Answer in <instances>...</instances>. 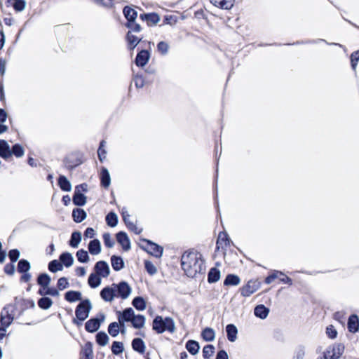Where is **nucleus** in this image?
Instances as JSON below:
<instances>
[{"instance_id":"36","label":"nucleus","mask_w":359,"mask_h":359,"mask_svg":"<svg viewBox=\"0 0 359 359\" xmlns=\"http://www.w3.org/2000/svg\"><path fill=\"white\" fill-rule=\"evenodd\" d=\"M73 203L78 206L84 205L86 203V197L81 193L74 191Z\"/></svg>"},{"instance_id":"62","label":"nucleus","mask_w":359,"mask_h":359,"mask_svg":"<svg viewBox=\"0 0 359 359\" xmlns=\"http://www.w3.org/2000/svg\"><path fill=\"white\" fill-rule=\"evenodd\" d=\"M177 22V17L175 15H165L163 18V24L165 25H173Z\"/></svg>"},{"instance_id":"1","label":"nucleus","mask_w":359,"mask_h":359,"mask_svg":"<svg viewBox=\"0 0 359 359\" xmlns=\"http://www.w3.org/2000/svg\"><path fill=\"white\" fill-rule=\"evenodd\" d=\"M181 266L185 274L190 278H196L205 273V260L203 255L194 250L185 251L181 257Z\"/></svg>"},{"instance_id":"20","label":"nucleus","mask_w":359,"mask_h":359,"mask_svg":"<svg viewBox=\"0 0 359 359\" xmlns=\"http://www.w3.org/2000/svg\"><path fill=\"white\" fill-rule=\"evenodd\" d=\"M185 347L191 355H196L200 349L199 343L195 340L189 339L187 341Z\"/></svg>"},{"instance_id":"57","label":"nucleus","mask_w":359,"mask_h":359,"mask_svg":"<svg viewBox=\"0 0 359 359\" xmlns=\"http://www.w3.org/2000/svg\"><path fill=\"white\" fill-rule=\"evenodd\" d=\"M25 6L26 3L24 0H18L13 4L14 9L18 12L22 11L25 9Z\"/></svg>"},{"instance_id":"28","label":"nucleus","mask_w":359,"mask_h":359,"mask_svg":"<svg viewBox=\"0 0 359 359\" xmlns=\"http://www.w3.org/2000/svg\"><path fill=\"white\" fill-rule=\"evenodd\" d=\"M100 180L101 184L104 187H109L111 183L110 175L108 170L105 168H102L101 170Z\"/></svg>"},{"instance_id":"35","label":"nucleus","mask_w":359,"mask_h":359,"mask_svg":"<svg viewBox=\"0 0 359 359\" xmlns=\"http://www.w3.org/2000/svg\"><path fill=\"white\" fill-rule=\"evenodd\" d=\"M88 283L92 288H96L101 283V276L96 273H91L88 277Z\"/></svg>"},{"instance_id":"46","label":"nucleus","mask_w":359,"mask_h":359,"mask_svg":"<svg viewBox=\"0 0 359 359\" xmlns=\"http://www.w3.org/2000/svg\"><path fill=\"white\" fill-rule=\"evenodd\" d=\"M53 304V301L48 297H42L39 299L38 305L42 309H48Z\"/></svg>"},{"instance_id":"53","label":"nucleus","mask_w":359,"mask_h":359,"mask_svg":"<svg viewBox=\"0 0 359 359\" xmlns=\"http://www.w3.org/2000/svg\"><path fill=\"white\" fill-rule=\"evenodd\" d=\"M123 351V346L121 342L114 341L111 346V351L114 354L118 355Z\"/></svg>"},{"instance_id":"32","label":"nucleus","mask_w":359,"mask_h":359,"mask_svg":"<svg viewBox=\"0 0 359 359\" xmlns=\"http://www.w3.org/2000/svg\"><path fill=\"white\" fill-rule=\"evenodd\" d=\"M58 184L62 191H70L72 190V184L70 182L64 175H60L59 177Z\"/></svg>"},{"instance_id":"33","label":"nucleus","mask_w":359,"mask_h":359,"mask_svg":"<svg viewBox=\"0 0 359 359\" xmlns=\"http://www.w3.org/2000/svg\"><path fill=\"white\" fill-rule=\"evenodd\" d=\"M65 298L67 302H74L81 299V293L78 291H68L66 292Z\"/></svg>"},{"instance_id":"3","label":"nucleus","mask_w":359,"mask_h":359,"mask_svg":"<svg viewBox=\"0 0 359 359\" xmlns=\"http://www.w3.org/2000/svg\"><path fill=\"white\" fill-rule=\"evenodd\" d=\"M123 14L128 20L126 23V26L130 29L126 34L128 47L130 50H133L135 48V35L133 34L135 27V10L129 6H126L123 8Z\"/></svg>"},{"instance_id":"24","label":"nucleus","mask_w":359,"mask_h":359,"mask_svg":"<svg viewBox=\"0 0 359 359\" xmlns=\"http://www.w3.org/2000/svg\"><path fill=\"white\" fill-rule=\"evenodd\" d=\"M220 271L215 268L212 267L210 269L208 273V281L209 283H214L217 282L220 278Z\"/></svg>"},{"instance_id":"10","label":"nucleus","mask_w":359,"mask_h":359,"mask_svg":"<svg viewBox=\"0 0 359 359\" xmlns=\"http://www.w3.org/2000/svg\"><path fill=\"white\" fill-rule=\"evenodd\" d=\"M130 323L133 327H135V313L133 309H126L122 313L118 316V323L121 326L124 327V323Z\"/></svg>"},{"instance_id":"54","label":"nucleus","mask_w":359,"mask_h":359,"mask_svg":"<svg viewBox=\"0 0 359 359\" xmlns=\"http://www.w3.org/2000/svg\"><path fill=\"white\" fill-rule=\"evenodd\" d=\"M103 241L106 247L112 248L114 245V241L109 233L103 234Z\"/></svg>"},{"instance_id":"55","label":"nucleus","mask_w":359,"mask_h":359,"mask_svg":"<svg viewBox=\"0 0 359 359\" xmlns=\"http://www.w3.org/2000/svg\"><path fill=\"white\" fill-rule=\"evenodd\" d=\"M326 334L327 337L332 339H334L337 337V331L332 325H330L327 327Z\"/></svg>"},{"instance_id":"9","label":"nucleus","mask_w":359,"mask_h":359,"mask_svg":"<svg viewBox=\"0 0 359 359\" xmlns=\"http://www.w3.org/2000/svg\"><path fill=\"white\" fill-rule=\"evenodd\" d=\"M260 282L257 280H250L241 289V294L243 297H250L260 287Z\"/></svg>"},{"instance_id":"2","label":"nucleus","mask_w":359,"mask_h":359,"mask_svg":"<svg viewBox=\"0 0 359 359\" xmlns=\"http://www.w3.org/2000/svg\"><path fill=\"white\" fill-rule=\"evenodd\" d=\"M152 329L158 334L165 331L173 333L175 331L174 320L171 317L163 318L161 316H156L153 320Z\"/></svg>"},{"instance_id":"37","label":"nucleus","mask_w":359,"mask_h":359,"mask_svg":"<svg viewBox=\"0 0 359 359\" xmlns=\"http://www.w3.org/2000/svg\"><path fill=\"white\" fill-rule=\"evenodd\" d=\"M38 284L46 289L50 283V278L47 273H41L37 278Z\"/></svg>"},{"instance_id":"44","label":"nucleus","mask_w":359,"mask_h":359,"mask_svg":"<svg viewBox=\"0 0 359 359\" xmlns=\"http://www.w3.org/2000/svg\"><path fill=\"white\" fill-rule=\"evenodd\" d=\"M11 155H15L17 158L22 157L25 154V149L22 145L19 144H15L13 146L12 149H11Z\"/></svg>"},{"instance_id":"63","label":"nucleus","mask_w":359,"mask_h":359,"mask_svg":"<svg viewBox=\"0 0 359 359\" xmlns=\"http://www.w3.org/2000/svg\"><path fill=\"white\" fill-rule=\"evenodd\" d=\"M144 85V79L142 74H139V73L136 74V81L135 86L136 88H142Z\"/></svg>"},{"instance_id":"30","label":"nucleus","mask_w":359,"mask_h":359,"mask_svg":"<svg viewBox=\"0 0 359 359\" xmlns=\"http://www.w3.org/2000/svg\"><path fill=\"white\" fill-rule=\"evenodd\" d=\"M240 282L241 279L237 275L228 274L224 280V285L226 286H236L238 285Z\"/></svg>"},{"instance_id":"25","label":"nucleus","mask_w":359,"mask_h":359,"mask_svg":"<svg viewBox=\"0 0 359 359\" xmlns=\"http://www.w3.org/2000/svg\"><path fill=\"white\" fill-rule=\"evenodd\" d=\"M88 250L91 255H97L101 252V244L99 240L94 239L90 241L88 244Z\"/></svg>"},{"instance_id":"48","label":"nucleus","mask_w":359,"mask_h":359,"mask_svg":"<svg viewBox=\"0 0 359 359\" xmlns=\"http://www.w3.org/2000/svg\"><path fill=\"white\" fill-rule=\"evenodd\" d=\"M144 269L150 275L154 276L157 272V269L154 264L149 260H144Z\"/></svg>"},{"instance_id":"21","label":"nucleus","mask_w":359,"mask_h":359,"mask_svg":"<svg viewBox=\"0 0 359 359\" xmlns=\"http://www.w3.org/2000/svg\"><path fill=\"white\" fill-rule=\"evenodd\" d=\"M100 327V321L97 318H92L86 323V330L89 332H96Z\"/></svg>"},{"instance_id":"58","label":"nucleus","mask_w":359,"mask_h":359,"mask_svg":"<svg viewBox=\"0 0 359 359\" xmlns=\"http://www.w3.org/2000/svg\"><path fill=\"white\" fill-rule=\"evenodd\" d=\"M69 285L68 280L66 278L62 277L59 278L57 281V287L60 290H63L64 289L67 288Z\"/></svg>"},{"instance_id":"61","label":"nucleus","mask_w":359,"mask_h":359,"mask_svg":"<svg viewBox=\"0 0 359 359\" xmlns=\"http://www.w3.org/2000/svg\"><path fill=\"white\" fill-rule=\"evenodd\" d=\"M8 256L11 262H15L20 257V251L17 249L11 250L9 251Z\"/></svg>"},{"instance_id":"51","label":"nucleus","mask_w":359,"mask_h":359,"mask_svg":"<svg viewBox=\"0 0 359 359\" xmlns=\"http://www.w3.org/2000/svg\"><path fill=\"white\" fill-rule=\"evenodd\" d=\"M157 50L162 55H165L168 53L169 45L167 42L160 41L157 44Z\"/></svg>"},{"instance_id":"18","label":"nucleus","mask_w":359,"mask_h":359,"mask_svg":"<svg viewBox=\"0 0 359 359\" xmlns=\"http://www.w3.org/2000/svg\"><path fill=\"white\" fill-rule=\"evenodd\" d=\"M117 242L122 246L124 250H128L130 248V241L128 236L123 231L116 234Z\"/></svg>"},{"instance_id":"13","label":"nucleus","mask_w":359,"mask_h":359,"mask_svg":"<svg viewBox=\"0 0 359 359\" xmlns=\"http://www.w3.org/2000/svg\"><path fill=\"white\" fill-rule=\"evenodd\" d=\"M150 56L151 54L149 50L145 49L140 50L136 55V66L142 67L145 66L147 64Z\"/></svg>"},{"instance_id":"64","label":"nucleus","mask_w":359,"mask_h":359,"mask_svg":"<svg viewBox=\"0 0 359 359\" xmlns=\"http://www.w3.org/2000/svg\"><path fill=\"white\" fill-rule=\"evenodd\" d=\"M215 359H229V355L225 350H220L217 352Z\"/></svg>"},{"instance_id":"50","label":"nucleus","mask_w":359,"mask_h":359,"mask_svg":"<svg viewBox=\"0 0 359 359\" xmlns=\"http://www.w3.org/2000/svg\"><path fill=\"white\" fill-rule=\"evenodd\" d=\"M147 307L146 299L141 296H136V310L144 311Z\"/></svg>"},{"instance_id":"23","label":"nucleus","mask_w":359,"mask_h":359,"mask_svg":"<svg viewBox=\"0 0 359 359\" xmlns=\"http://www.w3.org/2000/svg\"><path fill=\"white\" fill-rule=\"evenodd\" d=\"M230 239L226 233H219L216 243V248L218 250L220 248H223L224 245L227 246L229 245Z\"/></svg>"},{"instance_id":"26","label":"nucleus","mask_w":359,"mask_h":359,"mask_svg":"<svg viewBox=\"0 0 359 359\" xmlns=\"http://www.w3.org/2000/svg\"><path fill=\"white\" fill-rule=\"evenodd\" d=\"M0 156L3 158H7L11 156V149L8 142L5 140H0Z\"/></svg>"},{"instance_id":"38","label":"nucleus","mask_w":359,"mask_h":359,"mask_svg":"<svg viewBox=\"0 0 359 359\" xmlns=\"http://www.w3.org/2000/svg\"><path fill=\"white\" fill-rule=\"evenodd\" d=\"M81 241V233L79 231H74L72 233L71 238L69 241V245L72 248H78Z\"/></svg>"},{"instance_id":"4","label":"nucleus","mask_w":359,"mask_h":359,"mask_svg":"<svg viewBox=\"0 0 359 359\" xmlns=\"http://www.w3.org/2000/svg\"><path fill=\"white\" fill-rule=\"evenodd\" d=\"M138 245L141 249L156 258H161L163 255V248L150 240L140 238Z\"/></svg>"},{"instance_id":"8","label":"nucleus","mask_w":359,"mask_h":359,"mask_svg":"<svg viewBox=\"0 0 359 359\" xmlns=\"http://www.w3.org/2000/svg\"><path fill=\"white\" fill-rule=\"evenodd\" d=\"M114 288H115L116 290V297H120L123 299H127L132 292L131 287L124 281L118 284H114Z\"/></svg>"},{"instance_id":"34","label":"nucleus","mask_w":359,"mask_h":359,"mask_svg":"<svg viewBox=\"0 0 359 359\" xmlns=\"http://www.w3.org/2000/svg\"><path fill=\"white\" fill-rule=\"evenodd\" d=\"M111 264L115 271H120L123 268L124 262L121 257L113 255L111 257Z\"/></svg>"},{"instance_id":"60","label":"nucleus","mask_w":359,"mask_h":359,"mask_svg":"<svg viewBox=\"0 0 359 359\" xmlns=\"http://www.w3.org/2000/svg\"><path fill=\"white\" fill-rule=\"evenodd\" d=\"M145 323V317L142 314H136V329H140Z\"/></svg>"},{"instance_id":"16","label":"nucleus","mask_w":359,"mask_h":359,"mask_svg":"<svg viewBox=\"0 0 359 359\" xmlns=\"http://www.w3.org/2000/svg\"><path fill=\"white\" fill-rule=\"evenodd\" d=\"M210 3L222 9L230 10L234 5L235 0H210Z\"/></svg>"},{"instance_id":"5","label":"nucleus","mask_w":359,"mask_h":359,"mask_svg":"<svg viewBox=\"0 0 359 359\" xmlns=\"http://www.w3.org/2000/svg\"><path fill=\"white\" fill-rule=\"evenodd\" d=\"M91 308L92 306L90 302L88 299L82 301L76 306L75 311L76 319H74V323L79 324L78 320L81 322L85 320L88 317Z\"/></svg>"},{"instance_id":"22","label":"nucleus","mask_w":359,"mask_h":359,"mask_svg":"<svg viewBox=\"0 0 359 359\" xmlns=\"http://www.w3.org/2000/svg\"><path fill=\"white\" fill-rule=\"evenodd\" d=\"M124 332V327H123L121 324L114 322L109 324L108 327V332L112 337H116L119 332Z\"/></svg>"},{"instance_id":"41","label":"nucleus","mask_w":359,"mask_h":359,"mask_svg":"<svg viewBox=\"0 0 359 359\" xmlns=\"http://www.w3.org/2000/svg\"><path fill=\"white\" fill-rule=\"evenodd\" d=\"M106 222H107V224L109 226H111V227L116 226L117 223H118L117 215L116 213L113 212H109L106 216Z\"/></svg>"},{"instance_id":"11","label":"nucleus","mask_w":359,"mask_h":359,"mask_svg":"<svg viewBox=\"0 0 359 359\" xmlns=\"http://www.w3.org/2000/svg\"><path fill=\"white\" fill-rule=\"evenodd\" d=\"M140 18L147 23V25L149 27L154 26L157 25L160 22V16L156 13H142L140 15Z\"/></svg>"},{"instance_id":"59","label":"nucleus","mask_w":359,"mask_h":359,"mask_svg":"<svg viewBox=\"0 0 359 359\" xmlns=\"http://www.w3.org/2000/svg\"><path fill=\"white\" fill-rule=\"evenodd\" d=\"M305 355V348L303 346H299L296 351L294 358L295 359H303Z\"/></svg>"},{"instance_id":"15","label":"nucleus","mask_w":359,"mask_h":359,"mask_svg":"<svg viewBox=\"0 0 359 359\" xmlns=\"http://www.w3.org/2000/svg\"><path fill=\"white\" fill-rule=\"evenodd\" d=\"M347 327L351 333H355L359 330V318L356 314H352L349 316Z\"/></svg>"},{"instance_id":"6","label":"nucleus","mask_w":359,"mask_h":359,"mask_svg":"<svg viewBox=\"0 0 359 359\" xmlns=\"http://www.w3.org/2000/svg\"><path fill=\"white\" fill-rule=\"evenodd\" d=\"M344 351V346L341 344H334L332 347H329L324 352L323 356L318 359H338L342 355Z\"/></svg>"},{"instance_id":"31","label":"nucleus","mask_w":359,"mask_h":359,"mask_svg":"<svg viewBox=\"0 0 359 359\" xmlns=\"http://www.w3.org/2000/svg\"><path fill=\"white\" fill-rule=\"evenodd\" d=\"M201 337L205 341H212L215 338V332L210 327H205L201 332Z\"/></svg>"},{"instance_id":"47","label":"nucleus","mask_w":359,"mask_h":359,"mask_svg":"<svg viewBox=\"0 0 359 359\" xmlns=\"http://www.w3.org/2000/svg\"><path fill=\"white\" fill-rule=\"evenodd\" d=\"M48 269L53 273H55L58 271H62L63 269L62 264L61 262L55 259L49 262L48 264Z\"/></svg>"},{"instance_id":"56","label":"nucleus","mask_w":359,"mask_h":359,"mask_svg":"<svg viewBox=\"0 0 359 359\" xmlns=\"http://www.w3.org/2000/svg\"><path fill=\"white\" fill-rule=\"evenodd\" d=\"M145 351V344L144 341L140 338L136 337V352L144 353Z\"/></svg>"},{"instance_id":"40","label":"nucleus","mask_w":359,"mask_h":359,"mask_svg":"<svg viewBox=\"0 0 359 359\" xmlns=\"http://www.w3.org/2000/svg\"><path fill=\"white\" fill-rule=\"evenodd\" d=\"M319 41H324L329 45H337V43H329L325 40L321 39H313V40H306V41H297L296 42H294L292 43H286L285 45L293 46V45H302V44H308V43H317Z\"/></svg>"},{"instance_id":"45","label":"nucleus","mask_w":359,"mask_h":359,"mask_svg":"<svg viewBox=\"0 0 359 359\" xmlns=\"http://www.w3.org/2000/svg\"><path fill=\"white\" fill-rule=\"evenodd\" d=\"M106 142L104 140L101 141L100 147L97 150L98 158L100 161H103L107 156V151L105 149Z\"/></svg>"},{"instance_id":"17","label":"nucleus","mask_w":359,"mask_h":359,"mask_svg":"<svg viewBox=\"0 0 359 359\" xmlns=\"http://www.w3.org/2000/svg\"><path fill=\"white\" fill-rule=\"evenodd\" d=\"M269 313V309L264 304H259L254 309V315L262 320L266 319Z\"/></svg>"},{"instance_id":"39","label":"nucleus","mask_w":359,"mask_h":359,"mask_svg":"<svg viewBox=\"0 0 359 359\" xmlns=\"http://www.w3.org/2000/svg\"><path fill=\"white\" fill-rule=\"evenodd\" d=\"M78 261L81 263H87L90 261V257L88 252L85 250H79L76 254Z\"/></svg>"},{"instance_id":"12","label":"nucleus","mask_w":359,"mask_h":359,"mask_svg":"<svg viewBox=\"0 0 359 359\" xmlns=\"http://www.w3.org/2000/svg\"><path fill=\"white\" fill-rule=\"evenodd\" d=\"M95 273L102 278H107L110 273L108 264L104 261L97 262L94 267Z\"/></svg>"},{"instance_id":"14","label":"nucleus","mask_w":359,"mask_h":359,"mask_svg":"<svg viewBox=\"0 0 359 359\" xmlns=\"http://www.w3.org/2000/svg\"><path fill=\"white\" fill-rule=\"evenodd\" d=\"M100 296L105 302H111L115 297H116L114 284L111 286L103 288L100 292Z\"/></svg>"},{"instance_id":"42","label":"nucleus","mask_w":359,"mask_h":359,"mask_svg":"<svg viewBox=\"0 0 359 359\" xmlns=\"http://www.w3.org/2000/svg\"><path fill=\"white\" fill-rule=\"evenodd\" d=\"M96 341L99 345L104 346L108 344L109 337L105 332H100L96 335Z\"/></svg>"},{"instance_id":"19","label":"nucleus","mask_w":359,"mask_h":359,"mask_svg":"<svg viewBox=\"0 0 359 359\" xmlns=\"http://www.w3.org/2000/svg\"><path fill=\"white\" fill-rule=\"evenodd\" d=\"M226 337L229 341L234 342L237 339L238 329L233 324H228L226 326Z\"/></svg>"},{"instance_id":"29","label":"nucleus","mask_w":359,"mask_h":359,"mask_svg":"<svg viewBox=\"0 0 359 359\" xmlns=\"http://www.w3.org/2000/svg\"><path fill=\"white\" fill-rule=\"evenodd\" d=\"M73 219L76 223H80L86 217V212L80 208H75L72 212Z\"/></svg>"},{"instance_id":"49","label":"nucleus","mask_w":359,"mask_h":359,"mask_svg":"<svg viewBox=\"0 0 359 359\" xmlns=\"http://www.w3.org/2000/svg\"><path fill=\"white\" fill-rule=\"evenodd\" d=\"M215 352V347L212 344H208L203 348V356L205 359H209Z\"/></svg>"},{"instance_id":"7","label":"nucleus","mask_w":359,"mask_h":359,"mask_svg":"<svg viewBox=\"0 0 359 359\" xmlns=\"http://www.w3.org/2000/svg\"><path fill=\"white\" fill-rule=\"evenodd\" d=\"M14 319V316L12 311V306H5L1 312V325L4 327H8Z\"/></svg>"},{"instance_id":"52","label":"nucleus","mask_w":359,"mask_h":359,"mask_svg":"<svg viewBox=\"0 0 359 359\" xmlns=\"http://www.w3.org/2000/svg\"><path fill=\"white\" fill-rule=\"evenodd\" d=\"M279 276H284V273L280 271H274L269 276L265 278V283L266 284L271 283L276 278H279Z\"/></svg>"},{"instance_id":"43","label":"nucleus","mask_w":359,"mask_h":359,"mask_svg":"<svg viewBox=\"0 0 359 359\" xmlns=\"http://www.w3.org/2000/svg\"><path fill=\"white\" fill-rule=\"evenodd\" d=\"M30 264L25 259H21L19 261L18 264V271L19 273L28 272L30 269Z\"/></svg>"},{"instance_id":"27","label":"nucleus","mask_w":359,"mask_h":359,"mask_svg":"<svg viewBox=\"0 0 359 359\" xmlns=\"http://www.w3.org/2000/svg\"><path fill=\"white\" fill-rule=\"evenodd\" d=\"M60 261L66 267H70L74 263V257L69 252H64L60 256Z\"/></svg>"}]
</instances>
